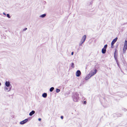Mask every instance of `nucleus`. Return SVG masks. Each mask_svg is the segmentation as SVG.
I'll list each match as a JSON object with an SVG mask.
<instances>
[{
  "mask_svg": "<svg viewBox=\"0 0 127 127\" xmlns=\"http://www.w3.org/2000/svg\"><path fill=\"white\" fill-rule=\"evenodd\" d=\"M79 94L77 92L73 93L72 96L73 100L75 102H77L79 100Z\"/></svg>",
  "mask_w": 127,
  "mask_h": 127,
  "instance_id": "obj_1",
  "label": "nucleus"
},
{
  "mask_svg": "<svg viewBox=\"0 0 127 127\" xmlns=\"http://www.w3.org/2000/svg\"><path fill=\"white\" fill-rule=\"evenodd\" d=\"M86 38V35H84L83 36L80 42L79 43V46H82V44H83L85 42Z\"/></svg>",
  "mask_w": 127,
  "mask_h": 127,
  "instance_id": "obj_2",
  "label": "nucleus"
},
{
  "mask_svg": "<svg viewBox=\"0 0 127 127\" xmlns=\"http://www.w3.org/2000/svg\"><path fill=\"white\" fill-rule=\"evenodd\" d=\"M97 72V70L96 69H95V70L94 71H91L90 73L89 74L90 75H91V77L93 76V75H95L96 73Z\"/></svg>",
  "mask_w": 127,
  "mask_h": 127,
  "instance_id": "obj_3",
  "label": "nucleus"
},
{
  "mask_svg": "<svg viewBox=\"0 0 127 127\" xmlns=\"http://www.w3.org/2000/svg\"><path fill=\"white\" fill-rule=\"evenodd\" d=\"M28 119H26L25 120L20 122V123L21 125L27 123L28 121Z\"/></svg>",
  "mask_w": 127,
  "mask_h": 127,
  "instance_id": "obj_4",
  "label": "nucleus"
},
{
  "mask_svg": "<svg viewBox=\"0 0 127 127\" xmlns=\"http://www.w3.org/2000/svg\"><path fill=\"white\" fill-rule=\"evenodd\" d=\"M4 89L5 91L9 92L11 90V88H8V87L5 86L4 87Z\"/></svg>",
  "mask_w": 127,
  "mask_h": 127,
  "instance_id": "obj_5",
  "label": "nucleus"
},
{
  "mask_svg": "<svg viewBox=\"0 0 127 127\" xmlns=\"http://www.w3.org/2000/svg\"><path fill=\"white\" fill-rule=\"evenodd\" d=\"M117 39L118 38L116 37L113 40L111 43L112 46L114 45L115 43L117 41Z\"/></svg>",
  "mask_w": 127,
  "mask_h": 127,
  "instance_id": "obj_6",
  "label": "nucleus"
},
{
  "mask_svg": "<svg viewBox=\"0 0 127 127\" xmlns=\"http://www.w3.org/2000/svg\"><path fill=\"white\" fill-rule=\"evenodd\" d=\"M81 74V72L79 70H78L76 72V75L77 77H79L80 75Z\"/></svg>",
  "mask_w": 127,
  "mask_h": 127,
  "instance_id": "obj_7",
  "label": "nucleus"
},
{
  "mask_svg": "<svg viewBox=\"0 0 127 127\" xmlns=\"http://www.w3.org/2000/svg\"><path fill=\"white\" fill-rule=\"evenodd\" d=\"M5 86L8 87L10 85V82L9 81H6L5 83Z\"/></svg>",
  "mask_w": 127,
  "mask_h": 127,
  "instance_id": "obj_8",
  "label": "nucleus"
},
{
  "mask_svg": "<svg viewBox=\"0 0 127 127\" xmlns=\"http://www.w3.org/2000/svg\"><path fill=\"white\" fill-rule=\"evenodd\" d=\"M91 77V75H90L89 74L87 75L86 77L85 78V79L86 80H87L89 78H90Z\"/></svg>",
  "mask_w": 127,
  "mask_h": 127,
  "instance_id": "obj_9",
  "label": "nucleus"
},
{
  "mask_svg": "<svg viewBox=\"0 0 127 127\" xmlns=\"http://www.w3.org/2000/svg\"><path fill=\"white\" fill-rule=\"evenodd\" d=\"M35 113V111L34 110H32L31 112L29 114V115L30 116H32L33 114H34Z\"/></svg>",
  "mask_w": 127,
  "mask_h": 127,
  "instance_id": "obj_10",
  "label": "nucleus"
},
{
  "mask_svg": "<svg viewBox=\"0 0 127 127\" xmlns=\"http://www.w3.org/2000/svg\"><path fill=\"white\" fill-rule=\"evenodd\" d=\"M106 50L104 48H103L102 50V52L103 54H105L106 52Z\"/></svg>",
  "mask_w": 127,
  "mask_h": 127,
  "instance_id": "obj_11",
  "label": "nucleus"
},
{
  "mask_svg": "<svg viewBox=\"0 0 127 127\" xmlns=\"http://www.w3.org/2000/svg\"><path fill=\"white\" fill-rule=\"evenodd\" d=\"M47 94L46 93H44L42 95V96L44 98H46L47 96Z\"/></svg>",
  "mask_w": 127,
  "mask_h": 127,
  "instance_id": "obj_12",
  "label": "nucleus"
},
{
  "mask_svg": "<svg viewBox=\"0 0 127 127\" xmlns=\"http://www.w3.org/2000/svg\"><path fill=\"white\" fill-rule=\"evenodd\" d=\"M46 15V14H42V15H40L39 17H41L42 18H43Z\"/></svg>",
  "mask_w": 127,
  "mask_h": 127,
  "instance_id": "obj_13",
  "label": "nucleus"
},
{
  "mask_svg": "<svg viewBox=\"0 0 127 127\" xmlns=\"http://www.w3.org/2000/svg\"><path fill=\"white\" fill-rule=\"evenodd\" d=\"M124 47H127V41L126 40L125 41Z\"/></svg>",
  "mask_w": 127,
  "mask_h": 127,
  "instance_id": "obj_14",
  "label": "nucleus"
},
{
  "mask_svg": "<svg viewBox=\"0 0 127 127\" xmlns=\"http://www.w3.org/2000/svg\"><path fill=\"white\" fill-rule=\"evenodd\" d=\"M54 88L53 87H52L50 89V92H52L54 90Z\"/></svg>",
  "mask_w": 127,
  "mask_h": 127,
  "instance_id": "obj_15",
  "label": "nucleus"
},
{
  "mask_svg": "<svg viewBox=\"0 0 127 127\" xmlns=\"http://www.w3.org/2000/svg\"><path fill=\"white\" fill-rule=\"evenodd\" d=\"M117 53H116V51H115L114 53V57H117Z\"/></svg>",
  "mask_w": 127,
  "mask_h": 127,
  "instance_id": "obj_16",
  "label": "nucleus"
},
{
  "mask_svg": "<svg viewBox=\"0 0 127 127\" xmlns=\"http://www.w3.org/2000/svg\"><path fill=\"white\" fill-rule=\"evenodd\" d=\"M60 91V90L59 89H57L56 90V92L57 93H59Z\"/></svg>",
  "mask_w": 127,
  "mask_h": 127,
  "instance_id": "obj_17",
  "label": "nucleus"
},
{
  "mask_svg": "<svg viewBox=\"0 0 127 127\" xmlns=\"http://www.w3.org/2000/svg\"><path fill=\"white\" fill-rule=\"evenodd\" d=\"M114 58H115V60H116V62H117V64L118 65V66H119V65H118V64L117 62V57H114Z\"/></svg>",
  "mask_w": 127,
  "mask_h": 127,
  "instance_id": "obj_18",
  "label": "nucleus"
},
{
  "mask_svg": "<svg viewBox=\"0 0 127 127\" xmlns=\"http://www.w3.org/2000/svg\"><path fill=\"white\" fill-rule=\"evenodd\" d=\"M71 67L73 68H74V64L73 63H71Z\"/></svg>",
  "mask_w": 127,
  "mask_h": 127,
  "instance_id": "obj_19",
  "label": "nucleus"
},
{
  "mask_svg": "<svg viewBox=\"0 0 127 127\" xmlns=\"http://www.w3.org/2000/svg\"><path fill=\"white\" fill-rule=\"evenodd\" d=\"M107 44H106L104 45V47L103 48H104V49H106L107 47Z\"/></svg>",
  "mask_w": 127,
  "mask_h": 127,
  "instance_id": "obj_20",
  "label": "nucleus"
},
{
  "mask_svg": "<svg viewBox=\"0 0 127 127\" xmlns=\"http://www.w3.org/2000/svg\"><path fill=\"white\" fill-rule=\"evenodd\" d=\"M6 15L7 17L9 18H10V17L9 14H7Z\"/></svg>",
  "mask_w": 127,
  "mask_h": 127,
  "instance_id": "obj_21",
  "label": "nucleus"
},
{
  "mask_svg": "<svg viewBox=\"0 0 127 127\" xmlns=\"http://www.w3.org/2000/svg\"><path fill=\"white\" fill-rule=\"evenodd\" d=\"M27 29V28H24V29L23 30V31H25Z\"/></svg>",
  "mask_w": 127,
  "mask_h": 127,
  "instance_id": "obj_22",
  "label": "nucleus"
},
{
  "mask_svg": "<svg viewBox=\"0 0 127 127\" xmlns=\"http://www.w3.org/2000/svg\"><path fill=\"white\" fill-rule=\"evenodd\" d=\"M86 103H87V102H86V101H84L83 102V103L84 104H86Z\"/></svg>",
  "mask_w": 127,
  "mask_h": 127,
  "instance_id": "obj_23",
  "label": "nucleus"
},
{
  "mask_svg": "<svg viewBox=\"0 0 127 127\" xmlns=\"http://www.w3.org/2000/svg\"><path fill=\"white\" fill-rule=\"evenodd\" d=\"M126 50H125V49L124 48L123 49V51L124 53H125L126 51Z\"/></svg>",
  "mask_w": 127,
  "mask_h": 127,
  "instance_id": "obj_24",
  "label": "nucleus"
},
{
  "mask_svg": "<svg viewBox=\"0 0 127 127\" xmlns=\"http://www.w3.org/2000/svg\"><path fill=\"white\" fill-rule=\"evenodd\" d=\"M127 47H124V48L125 49V50H126Z\"/></svg>",
  "mask_w": 127,
  "mask_h": 127,
  "instance_id": "obj_25",
  "label": "nucleus"
},
{
  "mask_svg": "<svg viewBox=\"0 0 127 127\" xmlns=\"http://www.w3.org/2000/svg\"><path fill=\"white\" fill-rule=\"evenodd\" d=\"M61 119H63V116H61Z\"/></svg>",
  "mask_w": 127,
  "mask_h": 127,
  "instance_id": "obj_26",
  "label": "nucleus"
},
{
  "mask_svg": "<svg viewBox=\"0 0 127 127\" xmlns=\"http://www.w3.org/2000/svg\"><path fill=\"white\" fill-rule=\"evenodd\" d=\"M38 120L39 121H40L41 120V118H39L38 119Z\"/></svg>",
  "mask_w": 127,
  "mask_h": 127,
  "instance_id": "obj_27",
  "label": "nucleus"
},
{
  "mask_svg": "<svg viewBox=\"0 0 127 127\" xmlns=\"http://www.w3.org/2000/svg\"><path fill=\"white\" fill-rule=\"evenodd\" d=\"M73 52H72V53H71V55H73Z\"/></svg>",
  "mask_w": 127,
  "mask_h": 127,
  "instance_id": "obj_28",
  "label": "nucleus"
},
{
  "mask_svg": "<svg viewBox=\"0 0 127 127\" xmlns=\"http://www.w3.org/2000/svg\"><path fill=\"white\" fill-rule=\"evenodd\" d=\"M3 14L4 15H6V14H5V13L4 12H3Z\"/></svg>",
  "mask_w": 127,
  "mask_h": 127,
  "instance_id": "obj_29",
  "label": "nucleus"
},
{
  "mask_svg": "<svg viewBox=\"0 0 127 127\" xmlns=\"http://www.w3.org/2000/svg\"><path fill=\"white\" fill-rule=\"evenodd\" d=\"M1 85V83H0V86Z\"/></svg>",
  "mask_w": 127,
  "mask_h": 127,
  "instance_id": "obj_30",
  "label": "nucleus"
}]
</instances>
